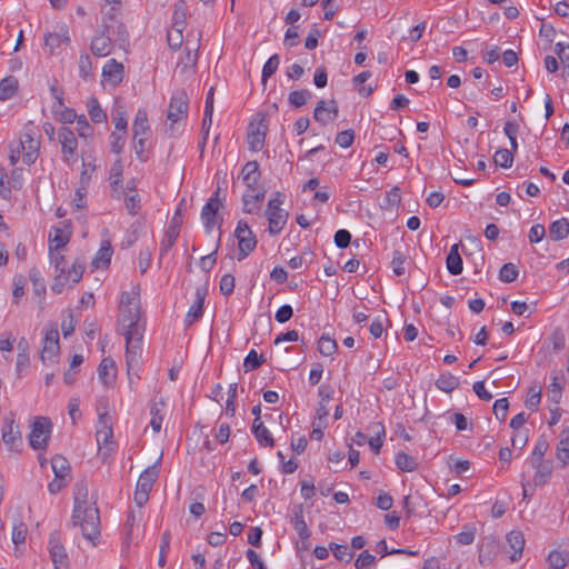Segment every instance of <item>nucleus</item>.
<instances>
[{
	"label": "nucleus",
	"instance_id": "9b49d317",
	"mask_svg": "<svg viewBox=\"0 0 569 569\" xmlns=\"http://www.w3.org/2000/svg\"><path fill=\"white\" fill-rule=\"evenodd\" d=\"M51 422L44 417H39L31 425V431L29 433V445L34 450L46 449L48 439L51 432Z\"/></svg>",
	"mask_w": 569,
	"mask_h": 569
},
{
	"label": "nucleus",
	"instance_id": "1a4fd4ad",
	"mask_svg": "<svg viewBox=\"0 0 569 569\" xmlns=\"http://www.w3.org/2000/svg\"><path fill=\"white\" fill-rule=\"evenodd\" d=\"M58 140L61 144L62 161L72 167L78 162V141L73 131L67 127L58 130Z\"/></svg>",
	"mask_w": 569,
	"mask_h": 569
},
{
	"label": "nucleus",
	"instance_id": "49530a36",
	"mask_svg": "<svg viewBox=\"0 0 569 569\" xmlns=\"http://www.w3.org/2000/svg\"><path fill=\"white\" fill-rule=\"evenodd\" d=\"M476 537V527L471 523H467L462 527V530L455 536L458 543L462 546L471 545Z\"/></svg>",
	"mask_w": 569,
	"mask_h": 569
},
{
	"label": "nucleus",
	"instance_id": "5701e85b",
	"mask_svg": "<svg viewBox=\"0 0 569 569\" xmlns=\"http://www.w3.org/2000/svg\"><path fill=\"white\" fill-rule=\"evenodd\" d=\"M532 468L536 470L533 476V483L535 486H543L546 485L553 470V466L551 461L548 460H541V461H530Z\"/></svg>",
	"mask_w": 569,
	"mask_h": 569
},
{
	"label": "nucleus",
	"instance_id": "680f3d73",
	"mask_svg": "<svg viewBox=\"0 0 569 569\" xmlns=\"http://www.w3.org/2000/svg\"><path fill=\"white\" fill-rule=\"evenodd\" d=\"M27 531H28L27 526L22 521L14 523L13 528H12V533H11L12 542L16 546L24 543L26 537H27Z\"/></svg>",
	"mask_w": 569,
	"mask_h": 569
},
{
	"label": "nucleus",
	"instance_id": "6ab92c4d",
	"mask_svg": "<svg viewBox=\"0 0 569 569\" xmlns=\"http://www.w3.org/2000/svg\"><path fill=\"white\" fill-rule=\"evenodd\" d=\"M338 116V107L335 100L330 101V107H327L325 100H320L313 111V118L321 124H327L329 121L335 120Z\"/></svg>",
	"mask_w": 569,
	"mask_h": 569
},
{
	"label": "nucleus",
	"instance_id": "6e6552de",
	"mask_svg": "<svg viewBox=\"0 0 569 569\" xmlns=\"http://www.w3.org/2000/svg\"><path fill=\"white\" fill-rule=\"evenodd\" d=\"M113 430H112V418L108 412L107 406L98 409V423L96 431V439L99 451L103 449L111 450L113 446Z\"/></svg>",
	"mask_w": 569,
	"mask_h": 569
},
{
	"label": "nucleus",
	"instance_id": "4c0bfd02",
	"mask_svg": "<svg viewBox=\"0 0 569 569\" xmlns=\"http://www.w3.org/2000/svg\"><path fill=\"white\" fill-rule=\"evenodd\" d=\"M291 522L300 539L307 540L310 537V530L305 521L301 508L293 511Z\"/></svg>",
	"mask_w": 569,
	"mask_h": 569
},
{
	"label": "nucleus",
	"instance_id": "603ef678",
	"mask_svg": "<svg viewBox=\"0 0 569 569\" xmlns=\"http://www.w3.org/2000/svg\"><path fill=\"white\" fill-rule=\"evenodd\" d=\"M171 535L169 531H164L161 536L160 545H159V559L158 565L160 567H164L167 562V553L170 548Z\"/></svg>",
	"mask_w": 569,
	"mask_h": 569
},
{
	"label": "nucleus",
	"instance_id": "a878e982",
	"mask_svg": "<svg viewBox=\"0 0 569 569\" xmlns=\"http://www.w3.org/2000/svg\"><path fill=\"white\" fill-rule=\"evenodd\" d=\"M556 458L561 467L569 465V428L561 430L559 441L556 446Z\"/></svg>",
	"mask_w": 569,
	"mask_h": 569
},
{
	"label": "nucleus",
	"instance_id": "09e8293b",
	"mask_svg": "<svg viewBox=\"0 0 569 569\" xmlns=\"http://www.w3.org/2000/svg\"><path fill=\"white\" fill-rule=\"evenodd\" d=\"M493 161L497 166L508 169L513 163V154L509 149H499L493 156Z\"/></svg>",
	"mask_w": 569,
	"mask_h": 569
},
{
	"label": "nucleus",
	"instance_id": "0eeeda50",
	"mask_svg": "<svg viewBox=\"0 0 569 569\" xmlns=\"http://www.w3.org/2000/svg\"><path fill=\"white\" fill-rule=\"evenodd\" d=\"M159 477V462L148 467L137 481L134 491V502L139 508L143 507L149 500L150 491Z\"/></svg>",
	"mask_w": 569,
	"mask_h": 569
},
{
	"label": "nucleus",
	"instance_id": "2f4dec72",
	"mask_svg": "<svg viewBox=\"0 0 569 569\" xmlns=\"http://www.w3.org/2000/svg\"><path fill=\"white\" fill-rule=\"evenodd\" d=\"M69 42H70V38H69L68 30L63 27H61L59 31L48 33L44 37V44L52 50L61 47L62 44H67Z\"/></svg>",
	"mask_w": 569,
	"mask_h": 569
},
{
	"label": "nucleus",
	"instance_id": "c03bdc74",
	"mask_svg": "<svg viewBox=\"0 0 569 569\" xmlns=\"http://www.w3.org/2000/svg\"><path fill=\"white\" fill-rule=\"evenodd\" d=\"M338 345L335 339L322 335L318 341V350L323 357H330L336 353Z\"/></svg>",
	"mask_w": 569,
	"mask_h": 569
},
{
	"label": "nucleus",
	"instance_id": "b1692460",
	"mask_svg": "<svg viewBox=\"0 0 569 569\" xmlns=\"http://www.w3.org/2000/svg\"><path fill=\"white\" fill-rule=\"evenodd\" d=\"M90 49L96 57L103 58L112 52L113 42L109 36L100 33L91 40Z\"/></svg>",
	"mask_w": 569,
	"mask_h": 569
},
{
	"label": "nucleus",
	"instance_id": "052dcab7",
	"mask_svg": "<svg viewBox=\"0 0 569 569\" xmlns=\"http://www.w3.org/2000/svg\"><path fill=\"white\" fill-rule=\"evenodd\" d=\"M373 431L376 432V437H371L369 439V446L373 452L378 453L382 447V438L385 437V428L381 423H376Z\"/></svg>",
	"mask_w": 569,
	"mask_h": 569
},
{
	"label": "nucleus",
	"instance_id": "4d7b16f0",
	"mask_svg": "<svg viewBox=\"0 0 569 569\" xmlns=\"http://www.w3.org/2000/svg\"><path fill=\"white\" fill-rule=\"evenodd\" d=\"M518 273L519 272H518L517 267L513 263L508 262L501 267L500 272H499V279L502 282L509 283L517 279Z\"/></svg>",
	"mask_w": 569,
	"mask_h": 569
},
{
	"label": "nucleus",
	"instance_id": "f8f14e48",
	"mask_svg": "<svg viewBox=\"0 0 569 569\" xmlns=\"http://www.w3.org/2000/svg\"><path fill=\"white\" fill-rule=\"evenodd\" d=\"M234 236L238 239L239 253L238 260L249 256L257 246V239L246 221L240 220L237 224Z\"/></svg>",
	"mask_w": 569,
	"mask_h": 569
},
{
	"label": "nucleus",
	"instance_id": "cd10ccee",
	"mask_svg": "<svg viewBox=\"0 0 569 569\" xmlns=\"http://www.w3.org/2000/svg\"><path fill=\"white\" fill-rule=\"evenodd\" d=\"M98 376L104 386H111L116 379V366L110 357L103 358L98 367Z\"/></svg>",
	"mask_w": 569,
	"mask_h": 569
},
{
	"label": "nucleus",
	"instance_id": "58836bf2",
	"mask_svg": "<svg viewBox=\"0 0 569 569\" xmlns=\"http://www.w3.org/2000/svg\"><path fill=\"white\" fill-rule=\"evenodd\" d=\"M547 561L551 569H563L568 565L569 552L558 549L551 550Z\"/></svg>",
	"mask_w": 569,
	"mask_h": 569
},
{
	"label": "nucleus",
	"instance_id": "412c9836",
	"mask_svg": "<svg viewBox=\"0 0 569 569\" xmlns=\"http://www.w3.org/2000/svg\"><path fill=\"white\" fill-rule=\"evenodd\" d=\"M242 181L249 190L254 191L260 180V168L257 161H248L241 170Z\"/></svg>",
	"mask_w": 569,
	"mask_h": 569
},
{
	"label": "nucleus",
	"instance_id": "e2e57ef3",
	"mask_svg": "<svg viewBox=\"0 0 569 569\" xmlns=\"http://www.w3.org/2000/svg\"><path fill=\"white\" fill-rule=\"evenodd\" d=\"M29 278L34 287V292L37 296L42 297L46 293V286L43 279L40 274V271L36 268L31 269L29 272Z\"/></svg>",
	"mask_w": 569,
	"mask_h": 569
},
{
	"label": "nucleus",
	"instance_id": "7c9ffc66",
	"mask_svg": "<svg viewBox=\"0 0 569 569\" xmlns=\"http://www.w3.org/2000/svg\"><path fill=\"white\" fill-rule=\"evenodd\" d=\"M459 243L452 244L446 259L447 269L452 276H458L463 270L462 259L459 253Z\"/></svg>",
	"mask_w": 569,
	"mask_h": 569
},
{
	"label": "nucleus",
	"instance_id": "4be33fe9",
	"mask_svg": "<svg viewBox=\"0 0 569 569\" xmlns=\"http://www.w3.org/2000/svg\"><path fill=\"white\" fill-rule=\"evenodd\" d=\"M102 78L112 84H119L123 79V64L110 59L102 68Z\"/></svg>",
	"mask_w": 569,
	"mask_h": 569
},
{
	"label": "nucleus",
	"instance_id": "de8ad7c7",
	"mask_svg": "<svg viewBox=\"0 0 569 569\" xmlns=\"http://www.w3.org/2000/svg\"><path fill=\"white\" fill-rule=\"evenodd\" d=\"M311 98V92L309 90H295L290 92L288 97V101L290 106L295 108H300L307 103V101Z\"/></svg>",
	"mask_w": 569,
	"mask_h": 569
},
{
	"label": "nucleus",
	"instance_id": "9d476101",
	"mask_svg": "<svg viewBox=\"0 0 569 569\" xmlns=\"http://www.w3.org/2000/svg\"><path fill=\"white\" fill-rule=\"evenodd\" d=\"M2 441L10 451L20 452L22 447V437L19 426L16 425V417L13 412H9L2 422Z\"/></svg>",
	"mask_w": 569,
	"mask_h": 569
},
{
	"label": "nucleus",
	"instance_id": "c85d7f7f",
	"mask_svg": "<svg viewBox=\"0 0 569 569\" xmlns=\"http://www.w3.org/2000/svg\"><path fill=\"white\" fill-rule=\"evenodd\" d=\"M112 253L113 249L110 241L103 240L94 258L92 259V267L96 269L101 267H108L110 264Z\"/></svg>",
	"mask_w": 569,
	"mask_h": 569
},
{
	"label": "nucleus",
	"instance_id": "7ed1b4c3",
	"mask_svg": "<svg viewBox=\"0 0 569 569\" xmlns=\"http://www.w3.org/2000/svg\"><path fill=\"white\" fill-rule=\"evenodd\" d=\"M40 152V137L32 127H26L17 143L10 144L9 160L12 166L20 159L27 166L33 164Z\"/></svg>",
	"mask_w": 569,
	"mask_h": 569
},
{
	"label": "nucleus",
	"instance_id": "e433bc0d",
	"mask_svg": "<svg viewBox=\"0 0 569 569\" xmlns=\"http://www.w3.org/2000/svg\"><path fill=\"white\" fill-rule=\"evenodd\" d=\"M164 407H166V405L162 401L154 402L150 406V415H151L150 426L154 432H159L161 430V426H162V421H163V417H164V413H163Z\"/></svg>",
	"mask_w": 569,
	"mask_h": 569
},
{
	"label": "nucleus",
	"instance_id": "a18cd8bd",
	"mask_svg": "<svg viewBox=\"0 0 569 569\" xmlns=\"http://www.w3.org/2000/svg\"><path fill=\"white\" fill-rule=\"evenodd\" d=\"M51 110L56 119L62 123H73L77 118L76 111L64 106L61 109H59L56 107V104H52Z\"/></svg>",
	"mask_w": 569,
	"mask_h": 569
},
{
	"label": "nucleus",
	"instance_id": "a211bd4d",
	"mask_svg": "<svg viewBox=\"0 0 569 569\" xmlns=\"http://www.w3.org/2000/svg\"><path fill=\"white\" fill-rule=\"evenodd\" d=\"M206 293L207 290L202 287L196 289V300L190 306L184 319V325L187 327L191 326L203 316V303Z\"/></svg>",
	"mask_w": 569,
	"mask_h": 569
},
{
	"label": "nucleus",
	"instance_id": "c9c22d12",
	"mask_svg": "<svg viewBox=\"0 0 569 569\" xmlns=\"http://www.w3.org/2000/svg\"><path fill=\"white\" fill-rule=\"evenodd\" d=\"M550 237L556 240H562L569 234V221L566 218L553 221L549 227Z\"/></svg>",
	"mask_w": 569,
	"mask_h": 569
},
{
	"label": "nucleus",
	"instance_id": "5fc2aeb1",
	"mask_svg": "<svg viewBox=\"0 0 569 569\" xmlns=\"http://www.w3.org/2000/svg\"><path fill=\"white\" fill-rule=\"evenodd\" d=\"M279 63H280V58L278 54H272L267 60V62L264 63V66L262 68V74H261L262 82H266L268 78H270L272 74L276 73V71L279 67Z\"/></svg>",
	"mask_w": 569,
	"mask_h": 569
},
{
	"label": "nucleus",
	"instance_id": "4468645a",
	"mask_svg": "<svg viewBox=\"0 0 569 569\" xmlns=\"http://www.w3.org/2000/svg\"><path fill=\"white\" fill-rule=\"evenodd\" d=\"M221 207L219 189L208 199L201 210V219L207 232H211L217 223V213Z\"/></svg>",
	"mask_w": 569,
	"mask_h": 569
},
{
	"label": "nucleus",
	"instance_id": "ea45409f",
	"mask_svg": "<svg viewBox=\"0 0 569 569\" xmlns=\"http://www.w3.org/2000/svg\"><path fill=\"white\" fill-rule=\"evenodd\" d=\"M18 89V80L9 76L0 81V100L6 101L12 98Z\"/></svg>",
	"mask_w": 569,
	"mask_h": 569
},
{
	"label": "nucleus",
	"instance_id": "3c124183",
	"mask_svg": "<svg viewBox=\"0 0 569 569\" xmlns=\"http://www.w3.org/2000/svg\"><path fill=\"white\" fill-rule=\"evenodd\" d=\"M563 386L560 383L559 378L557 376L551 377V382L548 387V397L555 402L559 403L562 397Z\"/></svg>",
	"mask_w": 569,
	"mask_h": 569
},
{
	"label": "nucleus",
	"instance_id": "6e6d98bb",
	"mask_svg": "<svg viewBox=\"0 0 569 569\" xmlns=\"http://www.w3.org/2000/svg\"><path fill=\"white\" fill-rule=\"evenodd\" d=\"M548 448H549V442L547 441V439L543 437H540L533 447L530 461L545 460L543 457H545L546 452L548 451Z\"/></svg>",
	"mask_w": 569,
	"mask_h": 569
},
{
	"label": "nucleus",
	"instance_id": "f3484780",
	"mask_svg": "<svg viewBox=\"0 0 569 569\" xmlns=\"http://www.w3.org/2000/svg\"><path fill=\"white\" fill-rule=\"evenodd\" d=\"M499 551V542L492 538L487 537L479 546L478 561L481 566L486 567L493 562Z\"/></svg>",
	"mask_w": 569,
	"mask_h": 569
},
{
	"label": "nucleus",
	"instance_id": "39448f33",
	"mask_svg": "<svg viewBox=\"0 0 569 569\" xmlns=\"http://www.w3.org/2000/svg\"><path fill=\"white\" fill-rule=\"evenodd\" d=\"M188 102V94L184 90H177L172 93L167 111V119L170 122L167 131L170 132V136H174L178 130L176 126L187 119Z\"/></svg>",
	"mask_w": 569,
	"mask_h": 569
},
{
	"label": "nucleus",
	"instance_id": "bf43d9fd",
	"mask_svg": "<svg viewBox=\"0 0 569 569\" xmlns=\"http://www.w3.org/2000/svg\"><path fill=\"white\" fill-rule=\"evenodd\" d=\"M79 76L82 79H88L92 74V61L88 53H81L79 58Z\"/></svg>",
	"mask_w": 569,
	"mask_h": 569
},
{
	"label": "nucleus",
	"instance_id": "20e7f679",
	"mask_svg": "<svg viewBox=\"0 0 569 569\" xmlns=\"http://www.w3.org/2000/svg\"><path fill=\"white\" fill-rule=\"evenodd\" d=\"M284 199L286 196L282 192L276 191L268 201L264 214L269 222L268 231L271 236L279 234L287 223L289 214L281 208Z\"/></svg>",
	"mask_w": 569,
	"mask_h": 569
},
{
	"label": "nucleus",
	"instance_id": "8fccbe9b",
	"mask_svg": "<svg viewBox=\"0 0 569 569\" xmlns=\"http://www.w3.org/2000/svg\"><path fill=\"white\" fill-rule=\"evenodd\" d=\"M407 257L400 249H396L392 253L391 266L396 276H402L406 272L405 263Z\"/></svg>",
	"mask_w": 569,
	"mask_h": 569
},
{
	"label": "nucleus",
	"instance_id": "f704fd0d",
	"mask_svg": "<svg viewBox=\"0 0 569 569\" xmlns=\"http://www.w3.org/2000/svg\"><path fill=\"white\" fill-rule=\"evenodd\" d=\"M86 106H87V110L90 116V119L94 123H102V122L107 121V114L101 109L100 103L96 97L88 98Z\"/></svg>",
	"mask_w": 569,
	"mask_h": 569
},
{
	"label": "nucleus",
	"instance_id": "a19ab883",
	"mask_svg": "<svg viewBox=\"0 0 569 569\" xmlns=\"http://www.w3.org/2000/svg\"><path fill=\"white\" fill-rule=\"evenodd\" d=\"M396 465L397 467L401 470V471H405V472H412L415 470H417L418 468V462L417 460L409 456L408 453L406 452H398L396 455Z\"/></svg>",
	"mask_w": 569,
	"mask_h": 569
},
{
	"label": "nucleus",
	"instance_id": "774afa93",
	"mask_svg": "<svg viewBox=\"0 0 569 569\" xmlns=\"http://www.w3.org/2000/svg\"><path fill=\"white\" fill-rule=\"evenodd\" d=\"M124 132H112L110 136V149L113 153H121L126 143Z\"/></svg>",
	"mask_w": 569,
	"mask_h": 569
},
{
	"label": "nucleus",
	"instance_id": "393cba45",
	"mask_svg": "<svg viewBox=\"0 0 569 569\" xmlns=\"http://www.w3.org/2000/svg\"><path fill=\"white\" fill-rule=\"evenodd\" d=\"M264 199V191L256 192L247 190L242 196L243 211L249 214H257L261 210L260 203Z\"/></svg>",
	"mask_w": 569,
	"mask_h": 569
},
{
	"label": "nucleus",
	"instance_id": "72a5a7b5",
	"mask_svg": "<svg viewBox=\"0 0 569 569\" xmlns=\"http://www.w3.org/2000/svg\"><path fill=\"white\" fill-rule=\"evenodd\" d=\"M252 433L260 446L273 447L274 439L270 431L264 427L263 422L252 423Z\"/></svg>",
	"mask_w": 569,
	"mask_h": 569
},
{
	"label": "nucleus",
	"instance_id": "f257e3e1",
	"mask_svg": "<svg viewBox=\"0 0 569 569\" xmlns=\"http://www.w3.org/2000/svg\"><path fill=\"white\" fill-rule=\"evenodd\" d=\"M118 326L126 339V363L129 378L136 375L137 379L140 359L142 356V340L146 330V320L140 306L139 287L131 291H123L118 306Z\"/></svg>",
	"mask_w": 569,
	"mask_h": 569
},
{
	"label": "nucleus",
	"instance_id": "473e14b6",
	"mask_svg": "<svg viewBox=\"0 0 569 569\" xmlns=\"http://www.w3.org/2000/svg\"><path fill=\"white\" fill-rule=\"evenodd\" d=\"M459 378L450 372L441 373L439 378L436 380V387L446 393L452 392L455 389L459 387Z\"/></svg>",
	"mask_w": 569,
	"mask_h": 569
},
{
	"label": "nucleus",
	"instance_id": "864d4df0",
	"mask_svg": "<svg viewBox=\"0 0 569 569\" xmlns=\"http://www.w3.org/2000/svg\"><path fill=\"white\" fill-rule=\"evenodd\" d=\"M264 362L263 356L258 355L256 350H250L243 361L246 371H252L259 368Z\"/></svg>",
	"mask_w": 569,
	"mask_h": 569
},
{
	"label": "nucleus",
	"instance_id": "79ce46f5",
	"mask_svg": "<svg viewBox=\"0 0 569 569\" xmlns=\"http://www.w3.org/2000/svg\"><path fill=\"white\" fill-rule=\"evenodd\" d=\"M179 236L177 227L169 226L160 243V256L163 257L176 243Z\"/></svg>",
	"mask_w": 569,
	"mask_h": 569
},
{
	"label": "nucleus",
	"instance_id": "dca6fc26",
	"mask_svg": "<svg viewBox=\"0 0 569 569\" xmlns=\"http://www.w3.org/2000/svg\"><path fill=\"white\" fill-rule=\"evenodd\" d=\"M59 351V332L58 330H48L42 341V349L40 352V359L42 362L51 361Z\"/></svg>",
	"mask_w": 569,
	"mask_h": 569
},
{
	"label": "nucleus",
	"instance_id": "0e129e2a",
	"mask_svg": "<svg viewBox=\"0 0 569 569\" xmlns=\"http://www.w3.org/2000/svg\"><path fill=\"white\" fill-rule=\"evenodd\" d=\"M238 383L233 382L228 388V399L226 402V413L233 417L236 413V398H237Z\"/></svg>",
	"mask_w": 569,
	"mask_h": 569
},
{
	"label": "nucleus",
	"instance_id": "aec40b11",
	"mask_svg": "<svg viewBox=\"0 0 569 569\" xmlns=\"http://www.w3.org/2000/svg\"><path fill=\"white\" fill-rule=\"evenodd\" d=\"M126 189L128 192L123 193L124 207L130 216H136L140 210L141 199L136 190L134 179L127 183Z\"/></svg>",
	"mask_w": 569,
	"mask_h": 569
},
{
	"label": "nucleus",
	"instance_id": "13d9d810",
	"mask_svg": "<svg viewBox=\"0 0 569 569\" xmlns=\"http://www.w3.org/2000/svg\"><path fill=\"white\" fill-rule=\"evenodd\" d=\"M74 121H77V128L76 129H77V132H78L79 137L87 139V138H90L92 136L93 128L88 122L87 117L84 114L77 116Z\"/></svg>",
	"mask_w": 569,
	"mask_h": 569
},
{
	"label": "nucleus",
	"instance_id": "338daca9",
	"mask_svg": "<svg viewBox=\"0 0 569 569\" xmlns=\"http://www.w3.org/2000/svg\"><path fill=\"white\" fill-rule=\"evenodd\" d=\"M329 549L332 551L335 558L340 561L341 560L350 561L351 558L353 557V553L349 552L348 547L345 545L331 542L329 545Z\"/></svg>",
	"mask_w": 569,
	"mask_h": 569
},
{
	"label": "nucleus",
	"instance_id": "c756f323",
	"mask_svg": "<svg viewBox=\"0 0 569 569\" xmlns=\"http://www.w3.org/2000/svg\"><path fill=\"white\" fill-rule=\"evenodd\" d=\"M133 138L148 137L150 133V127L148 122V114L144 109H139L136 113L132 123Z\"/></svg>",
	"mask_w": 569,
	"mask_h": 569
},
{
	"label": "nucleus",
	"instance_id": "37998d69",
	"mask_svg": "<svg viewBox=\"0 0 569 569\" xmlns=\"http://www.w3.org/2000/svg\"><path fill=\"white\" fill-rule=\"evenodd\" d=\"M51 467L56 478L58 479H63L70 469L68 460L60 455H57L52 458Z\"/></svg>",
	"mask_w": 569,
	"mask_h": 569
},
{
	"label": "nucleus",
	"instance_id": "2eb2a0df",
	"mask_svg": "<svg viewBox=\"0 0 569 569\" xmlns=\"http://www.w3.org/2000/svg\"><path fill=\"white\" fill-rule=\"evenodd\" d=\"M48 549L54 569L67 568L68 555L63 545L61 543L58 532H52L50 535Z\"/></svg>",
	"mask_w": 569,
	"mask_h": 569
},
{
	"label": "nucleus",
	"instance_id": "ddd939ff",
	"mask_svg": "<svg viewBox=\"0 0 569 569\" xmlns=\"http://www.w3.org/2000/svg\"><path fill=\"white\" fill-rule=\"evenodd\" d=\"M267 130L268 123L263 117L249 124L247 140L251 151L258 152L263 148Z\"/></svg>",
	"mask_w": 569,
	"mask_h": 569
},
{
	"label": "nucleus",
	"instance_id": "f03ea898",
	"mask_svg": "<svg viewBox=\"0 0 569 569\" xmlns=\"http://www.w3.org/2000/svg\"><path fill=\"white\" fill-rule=\"evenodd\" d=\"M72 525L79 527L82 537L97 545L100 537V516L96 502L88 500V489L84 486L78 488L72 511Z\"/></svg>",
	"mask_w": 569,
	"mask_h": 569
},
{
	"label": "nucleus",
	"instance_id": "69168bd1",
	"mask_svg": "<svg viewBox=\"0 0 569 569\" xmlns=\"http://www.w3.org/2000/svg\"><path fill=\"white\" fill-rule=\"evenodd\" d=\"M54 236L50 237L49 248L61 249L69 242V236L59 228H54Z\"/></svg>",
	"mask_w": 569,
	"mask_h": 569
},
{
	"label": "nucleus",
	"instance_id": "bb28decb",
	"mask_svg": "<svg viewBox=\"0 0 569 569\" xmlns=\"http://www.w3.org/2000/svg\"><path fill=\"white\" fill-rule=\"evenodd\" d=\"M507 542L513 552L510 555V561L517 562L522 557V551L525 548V537L521 531H511L507 535Z\"/></svg>",
	"mask_w": 569,
	"mask_h": 569
},
{
	"label": "nucleus",
	"instance_id": "423d86ee",
	"mask_svg": "<svg viewBox=\"0 0 569 569\" xmlns=\"http://www.w3.org/2000/svg\"><path fill=\"white\" fill-rule=\"evenodd\" d=\"M84 272V262L80 259L73 261L70 268H64L54 272V279L51 290L54 293H61L66 286H73L80 281Z\"/></svg>",
	"mask_w": 569,
	"mask_h": 569
}]
</instances>
